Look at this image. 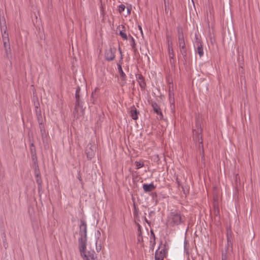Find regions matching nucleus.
<instances>
[{
    "mask_svg": "<svg viewBox=\"0 0 260 260\" xmlns=\"http://www.w3.org/2000/svg\"><path fill=\"white\" fill-rule=\"evenodd\" d=\"M183 221L182 217L180 215V212L175 211L171 212L168 217V223L173 226L178 225Z\"/></svg>",
    "mask_w": 260,
    "mask_h": 260,
    "instance_id": "obj_2",
    "label": "nucleus"
},
{
    "mask_svg": "<svg viewBox=\"0 0 260 260\" xmlns=\"http://www.w3.org/2000/svg\"><path fill=\"white\" fill-rule=\"evenodd\" d=\"M79 249L82 258L85 256L93 254V253L86 251L87 237H81L79 239Z\"/></svg>",
    "mask_w": 260,
    "mask_h": 260,
    "instance_id": "obj_3",
    "label": "nucleus"
},
{
    "mask_svg": "<svg viewBox=\"0 0 260 260\" xmlns=\"http://www.w3.org/2000/svg\"><path fill=\"white\" fill-rule=\"evenodd\" d=\"M118 71L121 80V84H123L126 81V75L123 71L121 66L120 64H118Z\"/></svg>",
    "mask_w": 260,
    "mask_h": 260,
    "instance_id": "obj_11",
    "label": "nucleus"
},
{
    "mask_svg": "<svg viewBox=\"0 0 260 260\" xmlns=\"http://www.w3.org/2000/svg\"><path fill=\"white\" fill-rule=\"evenodd\" d=\"M154 187L153 184H144L143 185V188L145 192H149L154 189Z\"/></svg>",
    "mask_w": 260,
    "mask_h": 260,
    "instance_id": "obj_15",
    "label": "nucleus"
},
{
    "mask_svg": "<svg viewBox=\"0 0 260 260\" xmlns=\"http://www.w3.org/2000/svg\"><path fill=\"white\" fill-rule=\"evenodd\" d=\"M37 183H38V184H39L40 185H41V181L40 179H39V178H38V179H37Z\"/></svg>",
    "mask_w": 260,
    "mask_h": 260,
    "instance_id": "obj_30",
    "label": "nucleus"
},
{
    "mask_svg": "<svg viewBox=\"0 0 260 260\" xmlns=\"http://www.w3.org/2000/svg\"><path fill=\"white\" fill-rule=\"evenodd\" d=\"M227 240H232V232L231 230H228L226 232Z\"/></svg>",
    "mask_w": 260,
    "mask_h": 260,
    "instance_id": "obj_21",
    "label": "nucleus"
},
{
    "mask_svg": "<svg viewBox=\"0 0 260 260\" xmlns=\"http://www.w3.org/2000/svg\"><path fill=\"white\" fill-rule=\"evenodd\" d=\"M140 29L142 31V28L141 27H140Z\"/></svg>",
    "mask_w": 260,
    "mask_h": 260,
    "instance_id": "obj_35",
    "label": "nucleus"
},
{
    "mask_svg": "<svg viewBox=\"0 0 260 260\" xmlns=\"http://www.w3.org/2000/svg\"><path fill=\"white\" fill-rule=\"evenodd\" d=\"M165 12L166 15H168L169 13H170V20L171 22L173 21V17L172 15V11L173 9V6L172 5L170 4L169 2H168V5L166 4V0L165 1Z\"/></svg>",
    "mask_w": 260,
    "mask_h": 260,
    "instance_id": "obj_10",
    "label": "nucleus"
},
{
    "mask_svg": "<svg viewBox=\"0 0 260 260\" xmlns=\"http://www.w3.org/2000/svg\"><path fill=\"white\" fill-rule=\"evenodd\" d=\"M139 112L137 111L136 109L133 107L131 109L130 114L132 118L134 120H137L138 119V115Z\"/></svg>",
    "mask_w": 260,
    "mask_h": 260,
    "instance_id": "obj_14",
    "label": "nucleus"
},
{
    "mask_svg": "<svg viewBox=\"0 0 260 260\" xmlns=\"http://www.w3.org/2000/svg\"><path fill=\"white\" fill-rule=\"evenodd\" d=\"M178 43L181 53L183 57H186L187 55V49L184 41V35L182 31L178 32Z\"/></svg>",
    "mask_w": 260,
    "mask_h": 260,
    "instance_id": "obj_4",
    "label": "nucleus"
},
{
    "mask_svg": "<svg viewBox=\"0 0 260 260\" xmlns=\"http://www.w3.org/2000/svg\"><path fill=\"white\" fill-rule=\"evenodd\" d=\"M227 245L229 247H230L232 248V246H233L232 240H227Z\"/></svg>",
    "mask_w": 260,
    "mask_h": 260,
    "instance_id": "obj_28",
    "label": "nucleus"
},
{
    "mask_svg": "<svg viewBox=\"0 0 260 260\" xmlns=\"http://www.w3.org/2000/svg\"><path fill=\"white\" fill-rule=\"evenodd\" d=\"M115 49L110 48L106 50L105 53V58L107 60H112L114 59L115 56Z\"/></svg>",
    "mask_w": 260,
    "mask_h": 260,
    "instance_id": "obj_9",
    "label": "nucleus"
},
{
    "mask_svg": "<svg viewBox=\"0 0 260 260\" xmlns=\"http://www.w3.org/2000/svg\"><path fill=\"white\" fill-rule=\"evenodd\" d=\"M167 80L169 83L168 88L170 103L171 104V106L172 107L173 106V108H174L175 100L174 98L173 81L172 79L170 80L168 77L167 78Z\"/></svg>",
    "mask_w": 260,
    "mask_h": 260,
    "instance_id": "obj_6",
    "label": "nucleus"
},
{
    "mask_svg": "<svg viewBox=\"0 0 260 260\" xmlns=\"http://www.w3.org/2000/svg\"><path fill=\"white\" fill-rule=\"evenodd\" d=\"M152 107L153 108V111L157 114L161 116V111L159 106L156 103H152Z\"/></svg>",
    "mask_w": 260,
    "mask_h": 260,
    "instance_id": "obj_13",
    "label": "nucleus"
},
{
    "mask_svg": "<svg viewBox=\"0 0 260 260\" xmlns=\"http://www.w3.org/2000/svg\"><path fill=\"white\" fill-rule=\"evenodd\" d=\"M135 165L137 169H139L144 166L143 162L141 161H136Z\"/></svg>",
    "mask_w": 260,
    "mask_h": 260,
    "instance_id": "obj_22",
    "label": "nucleus"
},
{
    "mask_svg": "<svg viewBox=\"0 0 260 260\" xmlns=\"http://www.w3.org/2000/svg\"><path fill=\"white\" fill-rule=\"evenodd\" d=\"M120 36L124 40H127V35L123 30H120L119 32Z\"/></svg>",
    "mask_w": 260,
    "mask_h": 260,
    "instance_id": "obj_25",
    "label": "nucleus"
},
{
    "mask_svg": "<svg viewBox=\"0 0 260 260\" xmlns=\"http://www.w3.org/2000/svg\"><path fill=\"white\" fill-rule=\"evenodd\" d=\"M119 50L120 52L121 53V50H120V48H119Z\"/></svg>",
    "mask_w": 260,
    "mask_h": 260,
    "instance_id": "obj_34",
    "label": "nucleus"
},
{
    "mask_svg": "<svg viewBox=\"0 0 260 260\" xmlns=\"http://www.w3.org/2000/svg\"><path fill=\"white\" fill-rule=\"evenodd\" d=\"M127 13H128V14L130 13V10L128 8H127Z\"/></svg>",
    "mask_w": 260,
    "mask_h": 260,
    "instance_id": "obj_32",
    "label": "nucleus"
},
{
    "mask_svg": "<svg viewBox=\"0 0 260 260\" xmlns=\"http://www.w3.org/2000/svg\"><path fill=\"white\" fill-rule=\"evenodd\" d=\"M79 235L81 237H87V225L84 220H81Z\"/></svg>",
    "mask_w": 260,
    "mask_h": 260,
    "instance_id": "obj_8",
    "label": "nucleus"
},
{
    "mask_svg": "<svg viewBox=\"0 0 260 260\" xmlns=\"http://www.w3.org/2000/svg\"><path fill=\"white\" fill-rule=\"evenodd\" d=\"M138 240L139 242H141L142 241V237L141 236V227L140 225H138Z\"/></svg>",
    "mask_w": 260,
    "mask_h": 260,
    "instance_id": "obj_19",
    "label": "nucleus"
},
{
    "mask_svg": "<svg viewBox=\"0 0 260 260\" xmlns=\"http://www.w3.org/2000/svg\"><path fill=\"white\" fill-rule=\"evenodd\" d=\"M84 260H95L94 258V255H89L88 256H85V257L83 258Z\"/></svg>",
    "mask_w": 260,
    "mask_h": 260,
    "instance_id": "obj_23",
    "label": "nucleus"
},
{
    "mask_svg": "<svg viewBox=\"0 0 260 260\" xmlns=\"http://www.w3.org/2000/svg\"><path fill=\"white\" fill-rule=\"evenodd\" d=\"M168 53H169V56L170 58L171 59H174V54L173 46H170V47H168Z\"/></svg>",
    "mask_w": 260,
    "mask_h": 260,
    "instance_id": "obj_18",
    "label": "nucleus"
},
{
    "mask_svg": "<svg viewBox=\"0 0 260 260\" xmlns=\"http://www.w3.org/2000/svg\"><path fill=\"white\" fill-rule=\"evenodd\" d=\"M168 248H169V247L166 244H164V254H163L164 258L166 257V255L167 253V250L168 249Z\"/></svg>",
    "mask_w": 260,
    "mask_h": 260,
    "instance_id": "obj_24",
    "label": "nucleus"
},
{
    "mask_svg": "<svg viewBox=\"0 0 260 260\" xmlns=\"http://www.w3.org/2000/svg\"><path fill=\"white\" fill-rule=\"evenodd\" d=\"M138 79V81L139 83L140 86L142 88H144L145 86V83L144 81V79L141 75H138L137 77Z\"/></svg>",
    "mask_w": 260,
    "mask_h": 260,
    "instance_id": "obj_16",
    "label": "nucleus"
},
{
    "mask_svg": "<svg viewBox=\"0 0 260 260\" xmlns=\"http://www.w3.org/2000/svg\"><path fill=\"white\" fill-rule=\"evenodd\" d=\"M125 6L124 5H120L119 6V8H118V11L120 13H121L122 12L124 11V10H125Z\"/></svg>",
    "mask_w": 260,
    "mask_h": 260,
    "instance_id": "obj_26",
    "label": "nucleus"
},
{
    "mask_svg": "<svg viewBox=\"0 0 260 260\" xmlns=\"http://www.w3.org/2000/svg\"><path fill=\"white\" fill-rule=\"evenodd\" d=\"M155 260H162V248L160 247L157 249L155 254Z\"/></svg>",
    "mask_w": 260,
    "mask_h": 260,
    "instance_id": "obj_12",
    "label": "nucleus"
},
{
    "mask_svg": "<svg viewBox=\"0 0 260 260\" xmlns=\"http://www.w3.org/2000/svg\"><path fill=\"white\" fill-rule=\"evenodd\" d=\"M151 236H152L153 237H154V233H153V232L151 231Z\"/></svg>",
    "mask_w": 260,
    "mask_h": 260,
    "instance_id": "obj_31",
    "label": "nucleus"
},
{
    "mask_svg": "<svg viewBox=\"0 0 260 260\" xmlns=\"http://www.w3.org/2000/svg\"><path fill=\"white\" fill-rule=\"evenodd\" d=\"M196 128L192 130V138L196 146L198 147L199 150H202L203 153H204L203 144L202 139V129L201 124L197 122Z\"/></svg>",
    "mask_w": 260,
    "mask_h": 260,
    "instance_id": "obj_1",
    "label": "nucleus"
},
{
    "mask_svg": "<svg viewBox=\"0 0 260 260\" xmlns=\"http://www.w3.org/2000/svg\"><path fill=\"white\" fill-rule=\"evenodd\" d=\"M134 45H135V43H134L132 45V47H134Z\"/></svg>",
    "mask_w": 260,
    "mask_h": 260,
    "instance_id": "obj_33",
    "label": "nucleus"
},
{
    "mask_svg": "<svg viewBox=\"0 0 260 260\" xmlns=\"http://www.w3.org/2000/svg\"><path fill=\"white\" fill-rule=\"evenodd\" d=\"M196 41L194 42V47L196 52L197 53L200 57H202L204 55V50L203 47L202 42L198 39V36L196 35Z\"/></svg>",
    "mask_w": 260,
    "mask_h": 260,
    "instance_id": "obj_5",
    "label": "nucleus"
},
{
    "mask_svg": "<svg viewBox=\"0 0 260 260\" xmlns=\"http://www.w3.org/2000/svg\"><path fill=\"white\" fill-rule=\"evenodd\" d=\"M2 37L5 51L7 53H8L10 51V46L9 43V39L8 33L6 31H4V32L2 34Z\"/></svg>",
    "mask_w": 260,
    "mask_h": 260,
    "instance_id": "obj_7",
    "label": "nucleus"
},
{
    "mask_svg": "<svg viewBox=\"0 0 260 260\" xmlns=\"http://www.w3.org/2000/svg\"><path fill=\"white\" fill-rule=\"evenodd\" d=\"M166 16H167V21H168V23H169V24H170V25H171V24H173V23H174V21H173L172 22H171L170 21V13H169L168 15H166Z\"/></svg>",
    "mask_w": 260,
    "mask_h": 260,
    "instance_id": "obj_27",
    "label": "nucleus"
},
{
    "mask_svg": "<svg viewBox=\"0 0 260 260\" xmlns=\"http://www.w3.org/2000/svg\"><path fill=\"white\" fill-rule=\"evenodd\" d=\"M86 153L87 157L90 159H91L94 155V151L93 149L90 148L89 150L87 149L86 150Z\"/></svg>",
    "mask_w": 260,
    "mask_h": 260,
    "instance_id": "obj_17",
    "label": "nucleus"
},
{
    "mask_svg": "<svg viewBox=\"0 0 260 260\" xmlns=\"http://www.w3.org/2000/svg\"><path fill=\"white\" fill-rule=\"evenodd\" d=\"M167 41L168 47H169L170 46H172V38H171V36H170L168 34H167Z\"/></svg>",
    "mask_w": 260,
    "mask_h": 260,
    "instance_id": "obj_20",
    "label": "nucleus"
},
{
    "mask_svg": "<svg viewBox=\"0 0 260 260\" xmlns=\"http://www.w3.org/2000/svg\"><path fill=\"white\" fill-rule=\"evenodd\" d=\"M222 260H228L226 253H222Z\"/></svg>",
    "mask_w": 260,
    "mask_h": 260,
    "instance_id": "obj_29",
    "label": "nucleus"
}]
</instances>
